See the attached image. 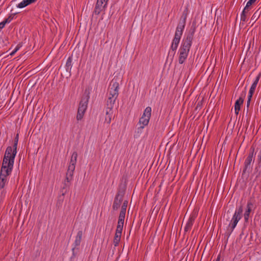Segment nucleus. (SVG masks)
<instances>
[{
  "label": "nucleus",
  "mask_w": 261,
  "mask_h": 261,
  "mask_svg": "<svg viewBox=\"0 0 261 261\" xmlns=\"http://www.w3.org/2000/svg\"><path fill=\"white\" fill-rule=\"evenodd\" d=\"M258 159L260 162H261V153H260V155L258 156Z\"/></svg>",
  "instance_id": "obj_39"
},
{
  "label": "nucleus",
  "mask_w": 261,
  "mask_h": 261,
  "mask_svg": "<svg viewBox=\"0 0 261 261\" xmlns=\"http://www.w3.org/2000/svg\"><path fill=\"white\" fill-rule=\"evenodd\" d=\"M77 158V153L74 151L71 155L69 164L75 165Z\"/></svg>",
  "instance_id": "obj_21"
},
{
  "label": "nucleus",
  "mask_w": 261,
  "mask_h": 261,
  "mask_svg": "<svg viewBox=\"0 0 261 261\" xmlns=\"http://www.w3.org/2000/svg\"><path fill=\"white\" fill-rule=\"evenodd\" d=\"M72 57H69L66 61L65 67L67 71H70L71 70L72 67Z\"/></svg>",
  "instance_id": "obj_22"
},
{
  "label": "nucleus",
  "mask_w": 261,
  "mask_h": 261,
  "mask_svg": "<svg viewBox=\"0 0 261 261\" xmlns=\"http://www.w3.org/2000/svg\"><path fill=\"white\" fill-rule=\"evenodd\" d=\"M260 76H261V72L259 73L257 75V76L256 77L255 80L254 81L253 83L254 84H256V85H257L258 82H259V80L260 78Z\"/></svg>",
  "instance_id": "obj_32"
},
{
  "label": "nucleus",
  "mask_w": 261,
  "mask_h": 261,
  "mask_svg": "<svg viewBox=\"0 0 261 261\" xmlns=\"http://www.w3.org/2000/svg\"><path fill=\"white\" fill-rule=\"evenodd\" d=\"M256 86H257V85H256V84H255L254 83H252V85L251 86V88H250V89L249 90V94H248L253 96V93L255 92V90L256 89Z\"/></svg>",
  "instance_id": "obj_28"
},
{
  "label": "nucleus",
  "mask_w": 261,
  "mask_h": 261,
  "mask_svg": "<svg viewBox=\"0 0 261 261\" xmlns=\"http://www.w3.org/2000/svg\"><path fill=\"white\" fill-rule=\"evenodd\" d=\"M14 162L3 158L0 173V189H4L8 184V176L12 172Z\"/></svg>",
  "instance_id": "obj_2"
},
{
  "label": "nucleus",
  "mask_w": 261,
  "mask_h": 261,
  "mask_svg": "<svg viewBox=\"0 0 261 261\" xmlns=\"http://www.w3.org/2000/svg\"><path fill=\"white\" fill-rule=\"evenodd\" d=\"M27 1L28 5L35 3L37 0H25Z\"/></svg>",
  "instance_id": "obj_38"
},
{
  "label": "nucleus",
  "mask_w": 261,
  "mask_h": 261,
  "mask_svg": "<svg viewBox=\"0 0 261 261\" xmlns=\"http://www.w3.org/2000/svg\"><path fill=\"white\" fill-rule=\"evenodd\" d=\"M260 76H261V72L259 73L257 75V76L256 77L255 80L254 81L253 83L254 84H256V85H257L258 82H259V80L260 78Z\"/></svg>",
  "instance_id": "obj_33"
},
{
  "label": "nucleus",
  "mask_w": 261,
  "mask_h": 261,
  "mask_svg": "<svg viewBox=\"0 0 261 261\" xmlns=\"http://www.w3.org/2000/svg\"><path fill=\"white\" fill-rule=\"evenodd\" d=\"M253 203L251 201H248L247 204V209L244 213V219L246 222L248 221L250 213L252 210Z\"/></svg>",
  "instance_id": "obj_12"
},
{
  "label": "nucleus",
  "mask_w": 261,
  "mask_h": 261,
  "mask_svg": "<svg viewBox=\"0 0 261 261\" xmlns=\"http://www.w3.org/2000/svg\"><path fill=\"white\" fill-rule=\"evenodd\" d=\"M195 217L194 216H191L190 217L184 228L185 232H187L191 229Z\"/></svg>",
  "instance_id": "obj_15"
},
{
  "label": "nucleus",
  "mask_w": 261,
  "mask_h": 261,
  "mask_svg": "<svg viewBox=\"0 0 261 261\" xmlns=\"http://www.w3.org/2000/svg\"><path fill=\"white\" fill-rule=\"evenodd\" d=\"M119 79L115 76L111 81L108 90V98L107 103L111 107L114 105L119 94Z\"/></svg>",
  "instance_id": "obj_3"
},
{
  "label": "nucleus",
  "mask_w": 261,
  "mask_h": 261,
  "mask_svg": "<svg viewBox=\"0 0 261 261\" xmlns=\"http://www.w3.org/2000/svg\"><path fill=\"white\" fill-rule=\"evenodd\" d=\"M187 13L184 11L182 13L181 18L182 19V21L179 22L175 33L174 38L180 39L182 35L184 30L185 27L186 21L187 19Z\"/></svg>",
  "instance_id": "obj_6"
},
{
  "label": "nucleus",
  "mask_w": 261,
  "mask_h": 261,
  "mask_svg": "<svg viewBox=\"0 0 261 261\" xmlns=\"http://www.w3.org/2000/svg\"><path fill=\"white\" fill-rule=\"evenodd\" d=\"M123 224H119V223H118L115 233L120 234L121 235L122 229H123Z\"/></svg>",
  "instance_id": "obj_25"
},
{
  "label": "nucleus",
  "mask_w": 261,
  "mask_h": 261,
  "mask_svg": "<svg viewBox=\"0 0 261 261\" xmlns=\"http://www.w3.org/2000/svg\"><path fill=\"white\" fill-rule=\"evenodd\" d=\"M83 231L82 230H79L77 232V235L75 237V241L74 242L73 245L75 247L77 246H79L81 244L82 238L83 236Z\"/></svg>",
  "instance_id": "obj_13"
},
{
  "label": "nucleus",
  "mask_w": 261,
  "mask_h": 261,
  "mask_svg": "<svg viewBox=\"0 0 261 261\" xmlns=\"http://www.w3.org/2000/svg\"><path fill=\"white\" fill-rule=\"evenodd\" d=\"M180 40V39H175V38H173V39L172 40L171 45L170 46V49L172 51H174V54L175 53V51L178 47Z\"/></svg>",
  "instance_id": "obj_17"
},
{
  "label": "nucleus",
  "mask_w": 261,
  "mask_h": 261,
  "mask_svg": "<svg viewBox=\"0 0 261 261\" xmlns=\"http://www.w3.org/2000/svg\"><path fill=\"white\" fill-rule=\"evenodd\" d=\"M195 31V29L194 28L191 29L190 32L187 35L186 37L184 38L182 41L181 45L178 50V62L180 64H183L188 57L190 48L192 45Z\"/></svg>",
  "instance_id": "obj_1"
},
{
  "label": "nucleus",
  "mask_w": 261,
  "mask_h": 261,
  "mask_svg": "<svg viewBox=\"0 0 261 261\" xmlns=\"http://www.w3.org/2000/svg\"><path fill=\"white\" fill-rule=\"evenodd\" d=\"M256 0H249V1L247 2V4H246V6H245V8H247L248 10H250V6H251V5L252 4H253V3H254L256 2Z\"/></svg>",
  "instance_id": "obj_31"
},
{
  "label": "nucleus",
  "mask_w": 261,
  "mask_h": 261,
  "mask_svg": "<svg viewBox=\"0 0 261 261\" xmlns=\"http://www.w3.org/2000/svg\"><path fill=\"white\" fill-rule=\"evenodd\" d=\"M108 0H97L95 9L94 13L96 15H99L102 11L105 10L107 7Z\"/></svg>",
  "instance_id": "obj_9"
},
{
  "label": "nucleus",
  "mask_w": 261,
  "mask_h": 261,
  "mask_svg": "<svg viewBox=\"0 0 261 261\" xmlns=\"http://www.w3.org/2000/svg\"><path fill=\"white\" fill-rule=\"evenodd\" d=\"M252 97V95L248 94V99H247V108H248L249 105H250V101H251Z\"/></svg>",
  "instance_id": "obj_34"
},
{
  "label": "nucleus",
  "mask_w": 261,
  "mask_h": 261,
  "mask_svg": "<svg viewBox=\"0 0 261 261\" xmlns=\"http://www.w3.org/2000/svg\"><path fill=\"white\" fill-rule=\"evenodd\" d=\"M28 5L27 1L25 0H23L21 2L19 3L16 7L18 8H23L27 7Z\"/></svg>",
  "instance_id": "obj_27"
},
{
  "label": "nucleus",
  "mask_w": 261,
  "mask_h": 261,
  "mask_svg": "<svg viewBox=\"0 0 261 261\" xmlns=\"http://www.w3.org/2000/svg\"><path fill=\"white\" fill-rule=\"evenodd\" d=\"M73 173H74V171H71L67 170V171L66 173V179L65 180V187L69 186V182L72 179Z\"/></svg>",
  "instance_id": "obj_14"
},
{
  "label": "nucleus",
  "mask_w": 261,
  "mask_h": 261,
  "mask_svg": "<svg viewBox=\"0 0 261 261\" xmlns=\"http://www.w3.org/2000/svg\"><path fill=\"white\" fill-rule=\"evenodd\" d=\"M21 46L22 45L20 43L17 44L15 48L11 53H10V55L11 56H13V55H14V54L20 48Z\"/></svg>",
  "instance_id": "obj_30"
},
{
  "label": "nucleus",
  "mask_w": 261,
  "mask_h": 261,
  "mask_svg": "<svg viewBox=\"0 0 261 261\" xmlns=\"http://www.w3.org/2000/svg\"><path fill=\"white\" fill-rule=\"evenodd\" d=\"M6 23H7L5 22V20H4L2 22H0V29H3L5 27V26Z\"/></svg>",
  "instance_id": "obj_37"
},
{
  "label": "nucleus",
  "mask_w": 261,
  "mask_h": 261,
  "mask_svg": "<svg viewBox=\"0 0 261 261\" xmlns=\"http://www.w3.org/2000/svg\"><path fill=\"white\" fill-rule=\"evenodd\" d=\"M125 213L120 212L119 216L118 223L119 224H124Z\"/></svg>",
  "instance_id": "obj_24"
},
{
  "label": "nucleus",
  "mask_w": 261,
  "mask_h": 261,
  "mask_svg": "<svg viewBox=\"0 0 261 261\" xmlns=\"http://www.w3.org/2000/svg\"><path fill=\"white\" fill-rule=\"evenodd\" d=\"M260 153H261V150H260Z\"/></svg>",
  "instance_id": "obj_42"
},
{
  "label": "nucleus",
  "mask_w": 261,
  "mask_h": 261,
  "mask_svg": "<svg viewBox=\"0 0 261 261\" xmlns=\"http://www.w3.org/2000/svg\"><path fill=\"white\" fill-rule=\"evenodd\" d=\"M123 200V195L121 194L120 192H118L115 197L114 202L113 204L112 208L113 210L116 211L120 207V204Z\"/></svg>",
  "instance_id": "obj_11"
},
{
  "label": "nucleus",
  "mask_w": 261,
  "mask_h": 261,
  "mask_svg": "<svg viewBox=\"0 0 261 261\" xmlns=\"http://www.w3.org/2000/svg\"><path fill=\"white\" fill-rule=\"evenodd\" d=\"M121 237V234L116 233H115V236L113 240V244L115 247L119 245V242L120 241Z\"/></svg>",
  "instance_id": "obj_20"
},
{
  "label": "nucleus",
  "mask_w": 261,
  "mask_h": 261,
  "mask_svg": "<svg viewBox=\"0 0 261 261\" xmlns=\"http://www.w3.org/2000/svg\"><path fill=\"white\" fill-rule=\"evenodd\" d=\"M215 261H220V256H218Z\"/></svg>",
  "instance_id": "obj_40"
},
{
  "label": "nucleus",
  "mask_w": 261,
  "mask_h": 261,
  "mask_svg": "<svg viewBox=\"0 0 261 261\" xmlns=\"http://www.w3.org/2000/svg\"><path fill=\"white\" fill-rule=\"evenodd\" d=\"M261 14V10L259 9H257L255 13L253 14V16L251 18V20L253 21V22H255L257 19L259 18L260 15Z\"/></svg>",
  "instance_id": "obj_19"
},
{
  "label": "nucleus",
  "mask_w": 261,
  "mask_h": 261,
  "mask_svg": "<svg viewBox=\"0 0 261 261\" xmlns=\"http://www.w3.org/2000/svg\"><path fill=\"white\" fill-rule=\"evenodd\" d=\"M17 13H18L16 12L11 14L7 18L5 19L4 20L7 23L10 22L14 18L15 15H16Z\"/></svg>",
  "instance_id": "obj_26"
},
{
  "label": "nucleus",
  "mask_w": 261,
  "mask_h": 261,
  "mask_svg": "<svg viewBox=\"0 0 261 261\" xmlns=\"http://www.w3.org/2000/svg\"><path fill=\"white\" fill-rule=\"evenodd\" d=\"M249 11V10H248L247 8H244L243 11L242 12V14L241 15V20L243 22L246 21V18H247V14Z\"/></svg>",
  "instance_id": "obj_23"
},
{
  "label": "nucleus",
  "mask_w": 261,
  "mask_h": 261,
  "mask_svg": "<svg viewBox=\"0 0 261 261\" xmlns=\"http://www.w3.org/2000/svg\"><path fill=\"white\" fill-rule=\"evenodd\" d=\"M89 96L88 95L82 97L79 106L77 113L76 115V119L81 120L84 117L85 113L87 108V105L89 101Z\"/></svg>",
  "instance_id": "obj_5"
},
{
  "label": "nucleus",
  "mask_w": 261,
  "mask_h": 261,
  "mask_svg": "<svg viewBox=\"0 0 261 261\" xmlns=\"http://www.w3.org/2000/svg\"><path fill=\"white\" fill-rule=\"evenodd\" d=\"M1 190H2V191H1V197L2 198H4L5 197L7 192L4 188L3 189H1Z\"/></svg>",
  "instance_id": "obj_36"
},
{
  "label": "nucleus",
  "mask_w": 261,
  "mask_h": 261,
  "mask_svg": "<svg viewBox=\"0 0 261 261\" xmlns=\"http://www.w3.org/2000/svg\"><path fill=\"white\" fill-rule=\"evenodd\" d=\"M198 106H200V104H199V103L197 104V107H198Z\"/></svg>",
  "instance_id": "obj_41"
},
{
  "label": "nucleus",
  "mask_w": 261,
  "mask_h": 261,
  "mask_svg": "<svg viewBox=\"0 0 261 261\" xmlns=\"http://www.w3.org/2000/svg\"><path fill=\"white\" fill-rule=\"evenodd\" d=\"M243 206L241 205L238 208H237L231 220V222L229 225V226L231 227V231L236 227L238 222L242 218V214L243 213Z\"/></svg>",
  "instance_id": "obj_8"
},
{
  "label": "nucleus",
  "mask_w": 261,
  "mask_h": 261,
  "mask_svg": "<svg viewBox=\"0 0 261 261\" xmlns=\"http://www.w3.org/2000/svg\"><path fill=\"white\" fill-rule=\"evenodd\" d=\"M244 99L242 97H240L235 102L234 111L235 113L238 115L240 110V106L243 104Z\"/></svg>",
  "instance_id": "obj_16"
},
{
  "label": "nucleus",
  "mask_w": 261,
  "mask_h": 261,
  "mask_svg": "<svg viewBox=\"0 0 261 261\" xmlns=\"http://www.w3.org/2000/svg\"><path fill=\"white\" fill-rule=\"evenodd\" d=\"M114 105H112L111 107L107 103V108L106 109V117L105 122L109 124L111 122L112 117L113 114V108Z\"/></svg>",
  "instance_id": "obj_10"
},
{
  "label": "nucleus",
  "mask_w": 261,
  "mask_h": 261,
  "mask_svg": "<svg viewBox=\"0 0 261 261\" xmlns=\"http://www.w3.org/2000/svg\"><path fill=\"white\" fill-rule=\"evenodd\" d=\"M127 204H128V201L125 200L123 202V204L121 206V211H120V212H122V213H126V207H127Z\"/></svg>",
  "instance_id": "obj_29"
},
{
  "label": "nucleus",
  "mask_w": 261,
  "mask_h": 261,
  "mask_svg": "<svg viewBox=\"0 0 261 261\" xmlns=\"http://www.w3.org/2000/svg\"><path fill=\"white\" fill-rule=\"evenodd\" d=\"M18 134H17L14 140L13 146H8L5 152L4 159L14 162V159L17 153V147L18 142Z\"/></svg>",
  "instance_id": "obj_4"
},
{
  "label": "nucleus",
  "mask_w": 261,
  "mask_h": 261,
  "mask_svg": "<svg viewBox=\"0 0 261 261\" xmlns=\"http://www.w3.org/2000/svg\"><path fill=\"white\" fill-rule=\"evenodd\" d=\"M75 165L69 164L68 168V170L74 171L75 170Z\"/></svg>",
  "instance_id": "obj_35"
},
{
  "label": "nucleus",
  "mask_w": 261,
  "mask_h": 261,
  "mask_svg": "<svg viewBox=\"0 0 261 261\" xmlns=\"http://www.w3.org/2000/svg\"><path fill=\"white\" fill-rule=\"evenodd\" d=\"M151 114V108L150 107H147L145 109L143 115L139 119V124L140 125V128H143L148 125L150 119Z\"/></svg>",
  "instance_id": "obj_7"
},
{
  "label": "nucleus",
  "mask_w": 261,
  "mask_h": 261,
  "mask_svg": "<svg viewBox=\"0 0 261 261\" xmlns=\"http://www.w3.org/2000/svg\"><path fill=\"white\" fill-rule=\"evenodd\" d=\"M253 158V152L252 153H250L246 159L245 160L244 164H245V169L244 170H246L248 167L250 166L251 163L252 161Z\"/></svg>",
  "instance_id": "obj_18"
}]
</instances>
